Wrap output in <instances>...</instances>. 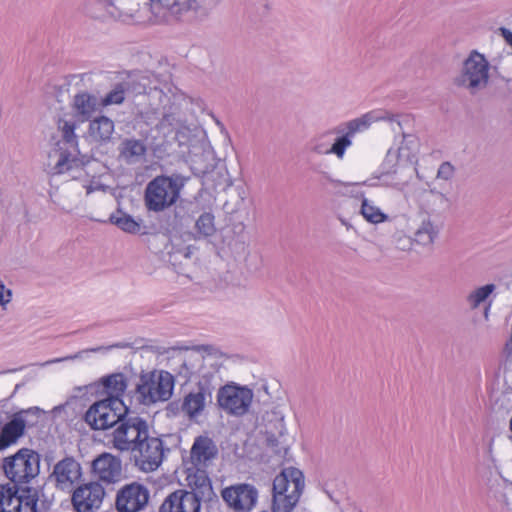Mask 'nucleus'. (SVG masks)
I'll return each mask as SVG.
<instances>
[{
    "instance_id": "nucleus-1",
    "label": "nucleus",
    "mask_w": 512,
    "mask_h": 512,
    "mask_svg": "<svg viewBox=\"0 0 512 512\" xmlns=\"http://www.w3.org/2000/svg\"><path fill=\"white\" fill-rule=\"evenodd\" d=\"M40 454L30 448H21L3 459L5 476L13 484L0 485V512H36L38 490L28 484L40 473Z\"/></svg>"
},
{
    "instance_id": "nucleus-2",
    "label": "nucleus",
    "mask_w": 512,
    "mask_h": 512,
    "mask_svg": "<svg viewBox=\"0 0 512 512\" xmlns=\"http://www.w3.org/2000/svg\"><path fill=\"white\" fill-rule=\"evenodd\" d=\"M417 142L413 134L403 133V140L394 148L388 149L381 164V171L375 176L386 186L403 190L404 185L411 178L416 169L412 166V149Z\"/></svg>"
},
{
    "instance_id": "nucleus-3",
    "label": "nucleus",
    "mask_w": 512,
    "mask_h": 512,
    "mask_svg": "<svg viewBox=\"0 0 512 512\" xmlns=\"http://www.w3.org/2000/svg\"><path fill=\"white\" fill-rule=\"evenodd\" d=\"M187 178L178 173L153 178L144 191V204L148 211L162 212L179 199Z\"/></svg>"
},
{
    "instance_id": "nucleus-4",
    "label": "nucleus",
    "mask_w": 512,
    "mask_h": 512,
    "mask_svg": "<svg viewBox=\"0 0 512 512\" xmlns=\"http://www.w3.org/2000/svg\"><path fill=\"white\" fill-rule=\"evenodd\" d=\"M157 79L147 73H134L123 80L128 96L147 98L148 102H138L141 114H160L161 107L170 101L169 96L157 87Z\"/></svg>"
},
{
    "instance_id": "nucleus-5",
    "label": "nucleus",
    "mask_w": 512,
    "mask_h": 512,
    "mask_svg": "<svg viewBox=\"0 0 512 512\" xmlns=\"http://www.w3.org/2000/svg\"><path fill=\"white\" fill-rule=\"evenodd\" d=\"M148 429L147 421L126 406L114 425L111 440L113 447L119 451L131 452L144 437H147Z\"/></svg>"
},
{
    "instance_id": "nucleus-6",
    "label": "nucleus",
    "mask_w": 512,
    "mask_h": 512,
    "mask_svg": "<svg viewBox=\"0 0 512 512\" xmlns=\"http://www.w3.org/2000/svg\"><path fill=\"white\" fill-rule=\"evenodd\" d=\"M174 377L167 371L142 374L136 386V397L140 404L150 405L167 401L172 396Z\"/></svg>"
},
{
    "instance_id": "nucleus-7",
    "label": "nucleus",
    "mask_w": 512,
    "mask_h": 512,
    "mask_svg": "<svg viewBox=\"0 0 512 512\" xmlns=\"http://www.w3.org/2000/svg\"><path fill=\"white\" fill-rule=\"evenodd\" d=\"M367 124L368 120L365 118H354L343 122L333 128L332 133L338 136L330 147L320 142L319 139H314L311 142V151L318 155L333 154L338 159L342 160L347 148L352 145L353 137L356 134L361 133L362 129L365 128Z\"/></svg>"
},
{
    "instance_id": "nucleus-8",
    "label": "nucleus",
    "mask_w": 512,
    "mask_h": 512,
    "mask_svg": "<svg viewBox=\"0 0 512 512\" xmlns=\"http://www.w3.org/2000/svg\"><path fill=\"white\" fill-rule=\"evenodd\" d=\"M489 82V62L483 54L472 51L464 60L460 74L455 78V84L476 94L486 88Z\"/></svg>"
},
{
    "instance_id": "nucleus-9",
    "label": "nucleus",
    "mask_w": 512,
    "mask_h": 512,
    "mask_svg": "<svg viewBox=\"0 0 512 512\" xmlns=\"http://www.w3.org/2000/svg\"><path fill=\"white\" fill-rule=\"evenodd\" d=\"M126 405L121 399L106 398L93 403L83 416L93 430H106L114 427Z\"/></svg>"
},
{
    "instance_id": "nucleus-10",
    "label": "nucleus",
    "mask_w": 512,
    "mask_h": 512,
    "mask_svg": "<svg viewBox=\"0 0 512 512\" xmlns=\"http://www.w3.org/2000/svg\"><path fill=\"white\" fill-rule=\"evenodd\" d=\"M251 389L234 383L221 387L217 393V402L221 409L235 416L244 415L252 402Z\"/></svg>"
},
{
    "instance_id": "nucleus-11",
    "label": "nucleus",
    "mask_w": 512,
    "mask_h": 512,
    "mask_svg": "<svg viewBox=\"0 0 512 512\" xmlns=\"http://www.w3.org/2000/svg\"><path fill=\"white\" fill-rule=\"evenodd\" d=\"M153 22L171 24L181 21L190 11L198 9L196 0H150Z\"/></svg>"
},
{
    "instance_id": "nucleus-12",
    "label": "nucleus",
    "mask_w": 512,
    "mask_h": 512,
    "mask_svg": "<svg viewBox=\"0 0 512 512\" xmlns=\"http://www.w3.org/2000/svg\"><path fill=\"white\" fill-rule=\"evenodd\" d=\"M136 466L144 472L156 470L163 461V442L158 437H152L147 432V437L141 440L135 449L131 451Z\"/></svg>"
},
{
    "instance_id": "nucleus-13",
    "label": "nucleus",
    "mask_w": 512,
    "mask_h": 512,
    "mask_svg": "<svg viewBox=\"0 0 512 512\" xmlns=\"http://www.w3.org/2000/svg\"><path fill=\"white\" fill-rule=\"evenodd\" d=\"M59 129L61 131L62 142L69 145L72 151H61L59 159L54 166L55 173L62 174L71 170L82 171L80 160L77 158V136L75 134L76 125L74 122L59 120Z\"/></svg>"
},
{
    "instance_id": "nucleus-14",
    "label": "nucleus",
    "mask_w": 512,
    "mask_h": 512,
    "mask_svg": "<svg viewBox=\"0 0 512 512\" xmlns=\"http://www.w3.org/2000/svg\"><path fill=\"white\" fill-rule=\"evenodd\" d=\"M214 387L207 379H202L197 386L184 395L179 410L190 420L201 416L208 404L212 403Z\"/></svg>"
},
{
    "instance_id": "nucleus-15",
    "label": "nucleus",
    "mask_w": 512,
    "mask_h": 512,
    "mask_svg": "<svg viewBox=\"0 0 512 512\" xmlns=\"http://www.w3.org/2000/svg\"><path fill=\"white\" fill-rule=\"evenodd\" d=\"M221 496L234 512H250L258 501V490L251 484L238 483L224 488Z\"/></svg>"
},
{
    "instance_id": "nucleus-16",
    "label": "nucleus",
    "mask_w": 512,
    "mask_h": 512,
    "mask_svg": "<svg viewBox=\"0 0 512 512\" xmlns=\"http://www.w3.org/2000/svg\"><path fill=\"white\" fill-rule=\"evenodd\" d=\"M150 492L138 482L124 485L117 491L115 508L118 512H139L148 504Z\"/></svg>"
},
{
    "instance_id": "nucleus-17",
    "label": "nucleus",
    "mask_w": 512,
    "mask_h": 512,
    "mask_svg": "<svg viewBox=\"0 0 512 512\" xmlns=\"http://www.w3.org/2000/svg\"><path fill=\"white\" fill-rule=\"evenodd\" d=\"M80 477V463L72 456H66L58 461L49 475L55 487L62 491H71Z\"/></svg>"
},
{
    "instance_id": "nucleus-18",
    "label": "nucleus",
    "mask_w": 512,
    "mask_h": 512,
    "mask_svg": "<svg viewBox=\"0 0 512 512\" xmlns=\"http://www.w3.org/2000/svg\"><path fill=\"white\" fill-rule=\"evenodd\" d=\"M105 490L101 484L90 482L74 490L72 503L77 512H94L103 501Z\"/></svg>"
},
{
    "instance_id": "nucleus-19",
    "label": "nucleus",
    "mask_w": 512,
    "mask_h": 512,
    "mask_svg": "<svg viewBox=\"0 0 512 512\" xmlns=\"http://www.w3.org/2000/svg\"><path fill=\"white\" fill-rule=\"evenodd\" d=\"M218 447L214 440L206 435L195 438L190 449V462L193 468L207 469L218 456Z\"/></svg>"
},
{
    "instance_id": "nucleus-20",
    "label": "nucleus",
    "mask_w": 512,
    "mask_h": 512,
    "mask_svg": "<svg viewBox=\"0 0 512 512\" xmlns=\"http://www.w3.org/2000/svg\"><path fill=\"white\" fill-rule=\"evenodd\" d=\"M201 505L187 490L179 489L169 494L161 506L159 512H200Z\"/></svg>"
},
{
    "instance_id": "nucleus-21",
    "label": "nucleus",
    "mask_w": 512,
    "mask_h": 512,
    "mask_svg": "<svg viewBox=\"0 0 512 512\" xmlns=\"http://www.w3.org/2000/svg\"><path fill=\"white\" fill-rule=\"evenodd\" d=\"M187 481L188 486L191 489L188 491V494H192L198 498L200 505L202 501L211 502L213 500H217V495L213 490L211 480L206 469L195 468L194 473L188 474Z\"/></svg>"
},
{
    "instance_id": "nucleus-22",
    "label": "nucleus",
    "mask_w": 512,
    "mask_h": 512,
    "mask_svg": "<svg viewBox=\"0 0 512 512\" xmlns=\"http://www.w3.org/2000/svg\"><path fill=\"white\" fill-rule=\"evenodd\" d=\"M93 472L107 483L117 482L122 473L121 461L108 453L97 457L92 463Z\"/></svg>"
},
{
    "instance_id": "nucleus-23",
    "label": "nucleus",
    "mask_w": 512,
    "mask_h": 512,
    "mask_svg": "<svg viewBox=\"0 0 512 512\" xmlns=\"http://www.w3.org/2000/svg\"><path fill=\"white\" fill-rule=\"evenodd\" d=\"M418 205L428 217L438 216L450 207V200L445 194L434 189L422 190L418 195Z\"/></svg>"
},
{
    "instance_id": "nucleus-24",
    "label": "nucleus",
    "mask_w": 512,
    "mask_h": 512,
    "mask_svg": "<svg viewBox=\"0 0 512 512\" xmlns=\"http://www.w3.org/2000/svg\"><path fill=\"white\" fill-rule=\"evenodd\" d=\"M23 426L24 424L18 420L15 413L8 418V421H4L0 415V451L18 443L19 439L25 435Z\"/></svg>"
},
{
    "instance_id": "nucleus-25",
    "label": "nucleus",
    "mask_w": 512,
    "mask_h": 512,
    "mask_svg": "<svg viewBox=\"0 0 512 512\" xmlns=\"http://www.w3.org/2000/svg\"><path fill=\"white\" fill-rule=\"evenodd\" d=\"M299 481V497L301 496L305 481L303 473L294 467L285 468L280 474H278L273 480L272 492L280 491L281 494H291L293 491L294 484Z\"/></svg>"
},
{
    "instance_id": "nucleus-26",
    "label": "nucleus",
    "mask_w": 512,
    "mask_h": 512,
    "mask_svg": "<svg viewBox=\"0 0 512 512\" xmlns=\"http://www.w3.org/2000/svg\"><path fill=\"white\" fill-rule=\"evenodd\" d=\"M91 13L95 18H113L126 20L132 17V12L124 9L123 4H115L114 0H94Z\"/></svg>"
},
{
    "instance_id": "nucleus-27",
    "label": "nucleus",
    "mask_w": 512,
    "mask_h": 512,
    "mask_svg": "<svg viewBox=\"0 0 512 512\" xmlns=\"http://www.w3.org/2000/svg\"><path fill=\"white\" fill-rule=\"evenodd\" d=\"M359 118H365L368 120V124L365 128L362 129V132L369 129V127L378 121H387L390 125V129L395 134H400L403 138V123H406L409 120V116H400V115H394L387 111H369L363 115H361Z\"/></svg>"
},
{
    "instance_id": "nucleus-28",
    "label": "nucleus",
    "mask_w": 512,
    "mask_h": 512,
    "mask_svg": "<svg viewBox=\"0 0 512 512\" xmlns=\"http://www.w3.org/2000/svg\"><path fill=\"white\" fill-rule=\"evenodd\" d=\"M147 148L143 141L138 139H125L119 146V157L126 164H135L146 154Z\"/></svg>"
},
{
    "instance_id": "nucleus-29",
    "label": "nucleus",
    "mask_w": 512,
    "mask_h": 512,
    "mask_svg": "<svg viewBox=\"0 0 512 512\" xmlns=\"http://www.w3.org/2000/svg\"><path fill=\"white\" fill-rule=\"evenodd\" d=\"M114 132V122L106 117L100 116L90 122L89 135L99 143H107L111 140Z\"/></svg>"
},
{
    "instance_id": "nucleus-30",
    "label": "nucleus",
    "mask_w": 512,
    "mask_h": 512,
    "mask_svg": "<svg viewBox=\"0 0 512 512\" xmlns=\"http://www.w3.org/2000/svg\"><path fill=\"white\" fill-rule=\"evenodd\" d=\"M299 481H297L291 491V494H281L280 491L272 492V512H292L299 501Z\"/></svg>"
},
{
    "instance_id": "nucleus-31",
    "label": "nucleus",
    "mask_w": 512,
    "mask_h": 512,
    "mask_svg": "<svg viewBox=\"0 0 512 512\" xmlns=\"http://www.w3.org/2000/svg\"><path fill=\"white\" fill-rule=\"evenodd\" d=\"M440 232V228L435 225L430 217L423 219L420 226L414 233V241L420 245L427 246L432 245L438 234Z\"/></svg>"
},
{
    "instance_id": "nucleus-32",
    "label": "nucleus",
    "mask_w": 512,
    "mask_h": 512,
    "mask_svg": "<svg viewBox=\"0 0 512 512\" xmlns=\"http://www.w3.org/2000/svg\"><path fill=\"white\" fill-rule=\"evenodd\" d=\"M101 381L109 395L108 398L121 399L120 397L124 394L127 388L126 377L122 373H115L103 377Z\"/></svg>"
},
{
    "instance_id": "nucleus-33",
    "label": "nucleus",
    "mask_w": 512,
    "mask_h": 512,
    "mask_svg": "<svg viewBox=\"0 0 512 512\" xmlns=\"http://www.w3.org/2000/svg\"><path fill=\"white\" fill-rule=\"evenodd\" d=\"M73 107L83 119H88L97 107V98L87 92L75 95Z\"/></svg>"
},
{
    "instance_id": "nucleus-34",
    "label": "nucleus",
    "mask_w": 512,
    "mask_h": 512,
    "mask_svg": "<svg viewBox=\"0 0 512 512\" xmlns=\"http://www.w3.org/2000/svg\"><path fill=\"white\" fill-rule=\"evenodd\" d=\"M203 361L204 357L197 352H191L189 354L184 355L178 371L179 375L182 378L189 380L194 374L199 372V369L202 366Z\"/></svg>"
},
{
    "instance_id": "nucleus-35",
    "label": "nucleus",
    "mask_w": 512,
    "mask_h": 512,
    "mask_svg": "<svg viewBox=\"0 0 512 512\" xmlns=\"http://www.w3.org/2000/svg\"><path fill=\"white\" fill-rule=\"evenodd\" d=\"M167 105V103L165 104ZM163 112H162V118L160 119L157 126L161 129H172L177 130V138L179 142L182 144L184 143L182 140V137H184V132L180 129L182 128L181 121L178 117V113L176 112V109H173L172 107L169 108V110H165L166 106H162Z\"/></svg>"
},
{
    "instance_id": "nucleus-36",
    "label": "nucleus",
    "mask_w": 512,
    "mask_h": 512,
    "mask_svg": "<svg viewBox=\"0 0 512 512\" xmlns=\"http://www.w3.org/2000/svg\"><path fill=\"white\" fill-rule=\"evenodd\" d=\"M111 222L124 232L131 234L141 233L142 228H145L142 225V220H135L132 216L125 213L119 216L112 215Z\"/></svg>"
},
{
    "instance_id": "nucleus-37",
    "label": "nucleus",
    "mask_w": 512,
    "mask_h": 512,
    "mask_svg": "<svg viewBox=\"0 0 512 512\" xmlns=\"http://www.w3.org/2000/svg\"><path fill=\"white\" fill-rule=\"evenodd\" d=\"M360 212L368 222L373 224L382 223L388 220V215L383 213L377 206L370 204L366 198L362 199Z\"/></svg>"
},
{
    "instance_id": "nucleus-38",
    "label": "nucleus",
    "mask_w": 512,
    "mask_h": 512,
    "mask_svg": "<svg viewBox=\"0 0 512 512\" xmlns=\"http://www.w3.org/2000/svg\"><path fill=\"white\" fill-rule=\"evenodd\" d=\"M195 229L199 236L209 237L216 232L215 217L210 212H204L195 223Z\"/></svg>"
},
{
    "instance_id": "nucleus-39",
    "label": "nucleus",
    "mask_w": 512,
    "mask_h": 512,
    "mask_svg": "<svg viewBox=\"0 0 512 512\" xmlns=\"http://www.w3.org/2000/svg\"><path fill=\"white\" fill-rule=\"evenodd\" d=\"M15 415L24 424L23 430L26 432L27 429L37 426L42 410L38 407H30L15 412Z\"/></svg>"
},
{
    "instance_id": "nucleus-40",
    "label": "nucleus",
    "mask_w": 512,
    "mask_h": 512,
    "mask_svg": "<svg viewBox=\"0 0 512 512\" xmlns=\"http://www.w3.org/2000/svg\"><path fill=\"white\" fill-rule=\"evenodd\" d=\"M494 284H487L482 287H479L472 291L467 296V302L471 309H476L483 303L495 290Z\"/></svg>"
},
{
    "instance_id": "nucleus-41",
    "label": "nucleus",
    "mask_w": 512,
    "mask_h": 512,
    "mask_svg": "<svg viewBox=\"0 0 512 512\" xmlns=\"http://www.w3.org/2000/svg\"><path fill=\"white\" fill-rule=\"evenodd\" d=\"M280 431L279 437H276L273 434L267 436V445L273 450V452L279 457H285L288 452V445L282 441L280 438L284 436V423L283 419L280 420Z\"/></svg>"
},
{
    "instance_id": "nucleus-42",
    "label": "nucleus",
    "mask_w": 512,
    "mask_h": 512,
    "mask_svg": "<svg viewBox=\"0 0 512 512\" xmlns=\"http://www.w3.org/2000/svg\"><path fill=\"white\" fill-rule=\"evenodd\" d=\"M127 90L123 81L117 83L114 88L101 100L102 106L118 105L123 103Z\"/></svg>"
},
{
    "instance_id": "nucleus-43",
    "label": "nucleus",
    "mask_w": 512,
    "mask_h": 512,
    "mask_svg": "<svg viewBox=\"0 0 512 512\" xmlns=\"http://www.w3.org/2000/svg\"><path fill=\"white\" fill-rule=\"evenodd\" d=\"M455 167L448 161L440 164L437 171V178L449 181L454 177Z\"/></svg>"
},
{
    "instance_id": "nucleus-44",
    "label": "nucleus",
    "mask_w": 512,
    "mask_h": 512,
    "mask_svg": "<svg viewBox=\"0 0 512 512\" xmlns=\"http://www.w3.org/2000/svg\"><path fill=\"white\" fill-rule=\"evenodd\" d=\"M414 239L409 236L403 235L399 236L396 240L397 247L403 251L410 250L412 248Z\"/></svg>"
},
{
    "instance_id": "nucleus-45",
    "label": "nucleus",
    "mask_w": 512,
    "mask_h": 512,
    "mask_svg": "<svg viewBox=\"0 0 512 512\" xmlns=\"http://www.w3.org/2000/svg\"><path fill=\"white\" fill-rule=\"evenodd\" d=\"M4 292H5V285L4 284H0V305H5L7 303L10 302L11 300V291L10 290H7V297L5 298V295H4Z\"/></svg>"
},
{
    "instance_id": "nucleus-46",
    "label": "nucleus",
    "mask_w": 512,
    "mask_h": 512,
    "mask_svg": "<svg viewBox=\"0 0 512 512\" xmlns=\"http://www.w3.org/2000/svg\"><path fill=\"white\" fill-rule=\"evenodd\" d=\"M194 252V247L193 246H186L184 247L183 249H179L177 250L174 255H181L183 256L184 258H191L192 254Z\"/></svg>"
},
{
    "instance_id": "nucleus-47",
    "label": "nucleus",
    "mask_w": 512,
    "mask_h": 512,
    "mask_svg": "<svg viewBox=\"0 0 512 512\" xmlns=\"http://www.w3.org/2000/svg\"><path fill=\"white\" fill-rule=\"evenodd\" d=\"M80 355V353H77L73 356H67V357H63V358H56V359H52V360H49V361H46L44 363L41 364V366H46V365H50V364H53V363H59V362H63V361H66V360H73V359H76L78 358Z\"/></svg>"
},
{
    "instance_id": "nucleus-48",
    "label": "nucleus",
    "mask_w": 512,
    "mask_h": 512,
    "mask_svg": "<svg viewBox=\"0 0 512 512\" xmlns=\"http://www.w3.org/2000/svg\"><path fill=\"white\" fill-rule=\"evenodd\" d=\"M93 190H94V188L92 186H88L87 187V194H90Z\"/></svg>"
},
{
    "instance_id": "nucleus-49",
    "label": "nucleus",
    "mask_w": 512,
    "mask_h": 512,
    "mask_svg": "<svg viewBox=\"0 0 512 512\" xmlns=\"http://www.w3.org/2000/svg\"><path fill=\"white\" fill-rule=\"evenodd\" d=\"M101 349H102L101 347H98V348L90 349L89 351H91V352H97V351H100Z\"/></svg>"
},
{
    "instance_id": "nucleus-50",
    "label": "nucleus",
    "mask_w": 512,
    "mask_h": 512,
    "mask_svg": "<svg viewBox=\"0 0 512 512\" xmlns=\"http://www.w3.org/2000/svg\"><path fill=\"white\" fill-rule=\"evenodd\" d=\"M510 430L512 431V416H511V419H510Z\"/></svg>"
},
{
    "instance_id": "nucleus-51",
    "label": "nucleus",
    "mask_w": 512,
    "mask_h": 512,
    "mask_svg": "<svg viewBox=\"0 0 512 512\" xmlns=\"http://www.w3.org/2000/svg\"><path fill=\"white\" fill-rule=\"evenodd\" d=\"M175 405H178V404H177L176 402H172V403L170 404V406H171V407H173V406H175Z\"/></svg>"
}]
</instances>
